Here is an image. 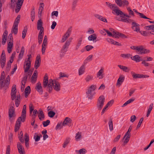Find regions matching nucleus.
Returning a JSON list of instances; mask_svg holds the SVG:
<instances>
[{"label": "nucleus", "instance_id": "nucleus-1", "mask_svg": "<svg viewBox=\"0 0 154 154\" xmlns=\"http://www.w3.org/2000/svg\"><path fill=\"white\" fill-rule=\"evenodd\" d=\"M26 105H24L22 110L21 116L19 117L16 121L14 127V131L16 132L17 131L20 127L21 122H24L26 118Z\"/></svg>", "mask_w": 154, "mask_h": 154}, {"label": "nucleus", "instance_id": "nucleus-2", "mask_svg": "<svg viewBox=\"0 0 154 154\" xmlns=\"http://www.w3.org/2000/svg\"><path fill=\"white\" fill-rule=\"evenodd\" d=\"M97 88L96 85H92L88 88L86 94V97L88 99L92 100L95 94L94 91Z\"/></svg>", "mask_w": 154, "mask_h": 154}, {"label": "nucleus", "instance_id": "nucleus-3", "mask_svg": "<svg viewBox=\"0 0 154 154\" xmlns=\"http://www.w3.org/2000/svg\"><path fill=\"white\" fill-rule=\"evenodd\" d=\"M105 101V98L103 95L100 96L97 103V107L98 110H100L103 108Z\"/></svg>", "mask_w": 154, "mask_h": 154}, {"label": "nucleus", "instance_id": "nucleus-4", "mask_svg": "<svg viewBox=\"0 0 154 154\" xmlns=\"http://www.w3.org/2000/svg\"><path fill=\"white\" fill-rule=\"evenodd\" d=\"M131 129L132 128H131V126H130L128 131L123 137V139H125L123 143L125 145L127 144L129 141L130 137V132L131 131Z\"/></svg>", "mask_w": 154, "mask_h": 154}, {"label": "nucleus", "instance_id": "nucleus-5", "mask_svg": "<svg viewBox=\"0 0 154 154\" xmlns=\"http://www.w3.org/2000/svg\"><path fill=\"white\" fill-rule=\"evenodd\" d=\"M72 39V38L70 37L69 38L68 40H67L65 43L61 51L63 52H66L67 51V49L70 44L71 42Z\"/></svg>", "mask_w": 154, "mask_h": 154}, {"label": "nucleus", "instance_id": "nucleus-6", "mask_svg": "<svg viewBox=\"0 0 154 154\" xmlns=\"http://www.w3.org/2000/svg\"><path fill=\"white\" fill-rule=\"evenodd\" d=\"M131 74L133 78L135 79L147 78L149 77V76L147 75L136 74L133 72H131Z\"/></svg>", "mask_w": 154, "mask_h": 154}, {"label": "nucleus", "instance_id": "nucleus-7", "mask_svg": "<svg viewBox=\"0 0 154 154\" xmlns=\"http://www.w3.org/2000/svg\"><path fill=\"white\" fill-rule=\"evenodd\" d=\"M16 86L14 85L12 87L11 94V99L12 100H14L16 98Z\"/></svg>", "mask_w": 154, "mask_h": 154}, {"label": "nucleus", "instance_id": "nucleus-8", "mask_svg": "<svg viewBox=\"0 0 154 154\" xmlns=\"http://www.w3.org/2000/svg\"><path fill=\"white\" fill-rule=\"evenodd\" d=\"M140 25L134 22H132V29L137 32L140 31Z\"/></svg>", "mask_w": 154, "mask_h": 154}, {"label": "nucleus", "instance_id": "nucleus-9", "mask_svg": "<svg viewBox=\"0 0 154 154\" xmlns=\"http://www.w3.org/2000/svg\"><path fill=\"white\" fill-rule=\"evenodd\" d=\"M72 31V29L71 28H69L67 30L66 33L63 36L61 42H64L66 40V39L68 38L70 36Z\"/></svg>", "mask_w": 154, "mask_h": 154}, {"label": "nucleus", "instance_id": "nucleus-10", "mask_svg": "<svg viewBox=\"0 0 154 154\" xmlns=\"http://www.w3.org/2000/svg\"><path fill=\"white\" fill-rule=\"evenodd\" d=\"M24 0H18L15 8V12L18 13L20 11L23 2Z\"/></svg>", "mask_w": 154, "mask_h": 154}, {"label": "nucleus", "instance_id": "nucleus-11", "mask_svg": "<svg viewBox=\"0 0 154 154\" xmlns=\"http://www.w3.org/2000/svg\"><path fill=\"white\" fill-rule=\"evenodd\" d=\"M121 18L120 19H118L117 17H116L115 19L117 20L128 23H130L133 21L132 20L129 18H126L122 16H121Z\"/></svg>", "mask_w": 154, "mask_h": 154}, {"label": "nucleus", "instance_id": "nucleus-12", "mask_svg": "<svg viewBox=\"0 0 154 154\" xmlns=\"http://www.w3.org/2000/svg\"><path fill=\"white\" fill-rule=\"evenodd\" d=\"M55 81H56L54 80L53 81L51 79H50L48 81V84L47 86V89L48 90H47L49 92H51L53 88L52 85L54 84V83L55 82Z\"/></svg>", "mask_w": 154, "mask_h": 154}, {"label": "nucleus", "instance_id": "nucleus-13", "mask_svg": "<svg viewBox=\"0 0 154 154\" xmlns=\"http://www.w3.org/2000/svg\"><path fill=\"white\" fill-rule=\"evenodd\" d=\"M18 150L20 154H25V152L23 146L20 142H18L17 144Z\"/></svg>", "mask_w": 154, "mask_h": 154}, {"label": "nucleus", "instance_id": "nucleus-14", "mask_svg": "<svg viewBox=\"0 0 154 154\" xmlns=\"http://www.w3.org/2000/svg\"><path fill=\"white\" fill-rule=\"evenodd\" d=\"M41 58L39 55H38L36 59L34 64V67L37 69L40 66L41 64Z\"/></svg>", "mask_w": 154, "mask_h": 154}, {"label": "nucleus", "instance_id": "nucleus-15", "mask_svg": "<svg viewBox=\"0 0 154 154\" xmlns=\"http://www.w3.org/2000/svg\"><path fill=\"white\" fill-rule=\"evenodd\" d=\"M35 89L40 94H42L43 91L42 89L41 84L40 82H38L36 83Z\"/></svg>", "mask_w": 154, "mask_h": 154}, {"label": "nucleus", "instance_id": "nucleus-16", "mask_svg": "<svg viewBox=\"0 0 154 154\" xmlns=\"http://www.w3.org/2000/svg\"><path fill=\"white\" fill-rule=\"evenodd\" d=\"M31 63L25 61L24 63L23 68L25 72H27L30 69Z\"/></svg>", "mask_w": 154, "mask_h": 154}, {"label": "nucleus", "instance_id": "nucleus-17", "mask_svg": "<svg viewBox=\"0 0 154 154\" xmlns=\"http://www.w3.org/2000/svg\"><path fill=\"white\" fill-rule=\"evenodd\" d=\"M15 113V109L13 106H11L8 111V115L9 119L13 116V115Z\"/></svg>", "mask_w": 154, "mask_h": 154}, {"label": "nucleus", "instance_id": "nucleus-18", "mask_svg": "<svg viewBox=\"0 0 154 154\" xmlns=\"http://www.w3.org/2000/svg\"><path fill=\"white\" fill-rule=\"evenodd\" d=\"M125 78V76L123 75H120L117 80L116 85H118L119 86V87L124 81Z\"/></svg>", "mask_w": 154, "mask_h": 154}, {"label": "nucleus", "instance_id": "nucleus-19", "mask_svg": "<svg viewBox=\"0 0 154 154\" xmlns=\"http://www.w3.org/2000/svg\"><path fill=\"white\" fill-rule=\"evenodd\" d=\"M113 37H115L116 38H119V37H121L122 38H127V37L125 34L118 32H113Z\"/></svg>", "mask_w": 154, "mask_h": 154}, {"label": "nucleus", "instance_id": "nucleus-20", "mask_svg": "<svg viewBox=\"0 0 154 154\" xmlns=\"http://www.w3.org/2000/svg\"><path fill=\"white\" fill-rule=\"evenodd\" d=\"M48 82V75L45 74L44 77L43 81V87L44 88H47Z\"/></svg>", "mask_w": 154, "mask_h": 154}, {"label": "nucleus", "instance_id": "nucleus-21", "mask_svg": "<svg viewBox=\"0 0 154 154\" xmlns=\"http://www.w3.org/2000/svg\"><path fill=\"white\" fill-rule=\"evenodd\" d=\"M53 86L54 89L57 91H59L60 89V83L58 82L55 81L52 86Z\"/></svg>", "mask_w": 154, "mask_h": 154}, {"label": "nucleus", "instance_id": "nucleus-22", "mask_svg": "<svg viewBox=\"0 0 154 154\" xmlns=\"http://www.w3.org/2000/svg\"><path fill=\"white\" fill-rule=\"evenodd\" d=\"M106 4L108 7L113 11L115 8H118V7L115 4H112L109 2H106Z\"/></svg>", "mask_w": 154, "mask_h": 154}, {"label": "nucleus", "instance_id": "nucleus-23", "mask_svg": "<svg viewBox=\"0 0 154 154\" xmlns=\"http://www.w3.org/2000/svg\"><path fill=\"white\" fill-rule=\"evenodd\" d=\"M85 66L84 64H82L79 69V75H82L85 72Z\"/></svg>", "mask_w": 154, "mask_h": 154}, {"label": "nucleus", "instance_id": "nucleus-24", "mask_svg": "<svg viewBox=\"0 0 154 154\" xmlns=\"http://www.w3.org/2000/svg\"><path fill=\"white\" fill-rule=\"evenodd\" d=\"M37 29L38 30L43 29L44 27L42 26V22L41 19H39L37 23Z\"/></svg>", "mask_w": 154, "mask_h": 154}, {"label": "nucleus", "instance_id": "nucleus-25", "mask_svg": "<svg viewBox=\"0 0 154 154\" xmlns=\"http://www.w3.org/2000/svg\"><path fill=\"white\" fill-rule=\"evenodd\" d=\"M18 25L17 24H14L11 30L12 33H14L15 35L17 34L18 32Z\"/></svg>", "mask_w": 154, "mask_h": 154}, {"label": "nucleus", "instance_id": "nucleus-26", "mask_svg": "<svg viewBox=\"0 0 154 154\" xmlns=\"http://www.w3.org/2000/svg\"><path fill=\"white\" fill-rule=\"evenodd\" d=\"M141 35L144 36H147L150 35V34H152V31H140L139 32Z\"/></svg>", "mask_w": 154, "mask_h": 154}, {"label": "nucleus", "instance_id": "nucleus-27", "mask_svg": "<svg viewBox=\"0 0 154 154\" xmlns=\"http://www.w3.org/2000/svg\"><path fill=\"white\" fill-rule=\"evenodd\" d=\"M24 47L23 46L22 47L18 55L19 59L18 60H20L21 59L23 58L24 53Z\"/></svg>", "mask_w": 154, "mask_h": 154}, {"label": "nucleus", "instance_id": "nucleus-28", "mask_svg": "<svg viewBox=\"0 0 154 154\" xmlns=\"http://www.w3.org/2000/svg\"><path fill=\"white\" fill-rule=\"evenodd\" d=\"M38 114V117H39V119L41 121L44 120L45 118V116L44 113L42 109H40L39 110Z\"/></svg>", "mask_w": 154, "mask_h": 154}, {"label": "nucleus", "instance_id": "nucleus-29", "mask_svg": "<svg viewBox=\"0 0 154 154\" xmlns=\"http://www.w3.org/2000/svg\"><path fill=\"white\" fill-rule=\"evenodd\" d=\"M13 46V42L12 41H9L8 43L7 47L8 51L9 53H10L11 52Z\"/></svg>", "mask_w": 154, "mask_h": 154}, {"label": "nucleus", "instance_id": "nucleus-30", "mask_svg": "<svg viewBox=\"0 0 154 154\" xmlns=\"http://www.w3.org/2000/svg\"><path fill=\"white\" fill-rule=\"evenodd\" d=\"M103 72V68H101L97 72V76L99 77V79H102L103 78V74L102 73Z\"/></svg>", "mask_w": 154, "mask_h": 154}, {"label": "nucleus", "instance_id": "nucleus-31", "mask_svg": "<svg viewBox=\"0 0 154 154\" xmlns=\"http://www.w3.org/2000/svg\"><path fill=\"white\" fill-rule=\"evenodd\" d=\"M146 49L144 48L142 46L138 47V48L137 49V51L139 52V54H145V51Z\"/></svg>", "mask_w": 154, "mask_h": 154}, {"label": "nucleus", "instance_id": "nucleus-32", "mask_svg": "<svg viewBox=\"0 0 154 154\" xmlns=\"http://www.w3.org/2000/svg\"><path fill=\"white\" fill-rule=\"evenodd\" d=\"M118 66L121 69H122L123 71L125 72H128L130 70V69L128 68L126 66L121 65H118Z\"/></svg>", "mask_w": 154, "mask_h": 154}, {"label": "nucleus", "instance_id": "nucleus-33", "mask_svg": "<svg viewBox=\"0 0 154 154\" xmlns=\"http://www.w3.org/2000/svg\"><path fill=\"white\" fill-rule=\"evenodd\" d=\"M95 17L103 22L106 23L107 22V20L105 18L103 17L99 14H96L95 15Z\"/></svg>", "mask_w": 154, "mask_h": 154}, {"label": "nucleus", "instance_id": "nucleus-34", "mask_svg": "<svg viewBox=\"0 0 154 154\" xmlns=\"http://www.w3.org/2000/svg\"><path fill=\"white\" fill-rule=\"evenodd\" d=\"M16 99L15 100V104L17 107H18L20 104V94L17 95L16 97Z\"/></svg>", "mask_w": 154, "mask_h": 154}, {"label": "nucleus", "instance_id": "nucleus-35", "mask_svg": "<svg viewBox=\"0 0 154 154\" xmlns=\"http://www.w3.org/2000/svg\"><path fill=\"white\" fill-rule=\"evenodd\" d=\"M6 61V57H3V58H1L0 59V64L1 66V67L3 68L4 67L5 64V62Z\"/></svg>", "mask_w": 154, "mask_h": 154}, {"label": "nucleus", "instance_id": "nucleus-36", "mask_svg": "<svg viewBox=\"0 0 154 154\" xmlns=\"http://www.w3.org/2000/svg\"><path fill=\"white\" fill-rule=\"evenodd\" d=\"M87 152L86 150L84 148L81 149L79 150H75V152L77 154H85Z\"/></svg>", "mask_w": 154, "mask_h": 154}, {"label": "nucleus", "instance_id": "nucleus-37", "mask_svg": "<svg viewBox=\"0 0 154 154\" xmlns=\"http://www.w3.org/2000/svg\"><path fill=\"white\" fill-rule=\"evenodd\" d=\"M131 59L137 62H139L141 60H140V56L137 55H135L133 57H131Z\"/></svg>", "mask_w": 154, "mask_h": 154}, {"label": "nucleus", "instance_id": "nucleus-38", "mask_svg": "<svg viewBox=\"0 0 154 154\" xmlns=\"http://www.w3.org/2000/svg\"><path fill=\"white\" fill-rule=\"evenodd\" d=\"M116 13V14L117 15H120V17L122 16V14H123V13L120 10L119 8H115L113 11Z\"/></svg>", "mask_w": 154, "mask_h": 154}, {"label": "nucleus", "instance_id": "nucleus-39", "mask_svg": "<svg viewBox=\"0 0 154 154\" xmlns=\"http://www.w3.org/2000/svg\"><path fill=\"white\" fill-rule=\"evenodd\" d=\"M92 55H91L89 56L84 61L83 64L85 65L88 62L92 60Z\"/></svg>", "mask_w": 154, "mask_h": 154}, {"label": "nucleus", "instance_id": "nucleus-40", "mask_svg": "<svg viewBox=\"0 0 154 154\" xmlns=\"http://www.w3.org/2000/svg\"><path fill=\"white\" fill-rule=\"evenodd\" d=\"M97 36L95 34H93L89 36L88 37V39L89 41H94L97 39Z\"/></svg>", "mask_w": 154, "mask_h": 154}, {"label": "nucleus", "instance_id": "nucleus-41", "mask_svg": "<svg viewBox=\"0 0 154 154\" xmlns=\"http://www.w3.org/2000/svg\"><path fill=\"white\" fill-rule=\"evenodd\" d=\"M44 6V5L43 3H41L40 4V7L38 9V14L41 16L42 11Z\"/></svg>", "mask_w": 154, "mask_h": 154}, {"label": "nucleus", "instance_id": "nucleus-42", "mask_svg": "<svg viewBox=\"0 0 154 154\" xmlns=\"http://www.w3.org/2000/svg\"><path fill=\"white\" fill-rule=\"evenodd\" d=\"M133 11H134V12L136 13L137 14L139 15L141 18L151 20V19L147 18V17L145 16L143 14L138 12L136 10L134 9Z\"/></svg>", "mask_w": 154, "mask_h": 154}, {"label": "nucleus", "instance_id": "nucleus-43", "mask_svg": "<svg viewBox=\"0 0 154 154\" xmlns=\"http://www.w3.org/2000/svg\"><path fill=\"white\" fill-rule=\"evenodd\" d=\"M108 125L109 130L111 131L113 130V126L112 119L111 118L109 119L108 122Z\"/></svg>", "mask_w": 154, "mask_h": 154}, {"label": "nucleus", "instance_id": "nucleus-44", "mask_svg": "<svg viewBox=\"0 0 154 154\" xmlns=\"http://www.w3.org/2000/svg\"><path fill=\"white\" fill-rule=\"evenodd\" d=\"M120 56L123 58H131L132 55L130 54H121Z\"/></svg>", "mask_w": 154, "mask_h": 154}, {"label": "nucleus", "instance_id": "nucleus-45", "mask_svg": "<svg viewBox=\"0 0 154 154\" xmlns=\"http://www.w3.org/2000/svg\"><path fill=\"white\" fill-rule=\"evenodd\" d=\"M71 119L70 118L66 117L65 119L64 120L63 122V123H62L64 126H65L68 123H70L71 122Z\"/></svg>", "mask_w": 154, "mask_h": 154}, {"label": "nucleus", "instance_id": "nucleus-46", "mask_svg": "<svg viewBox=\"0 0 154 154\" xmlns=\"http://www.w3.org/2000/svg\"><path fill=\"white\" fill-rule=\"evenodd\" d=\"M35 8H34L31 12V20L32 21H33L35 18Z\"/></svg>", "mask_w": 154, "mask_h": 154}, {"label": "nucleus", "instance_id": "nucleus-47", "mask_svg": "<svg viewBox=\"0 0 154 154\" xmlns=\"http://www.w3.org/2000/svg\"><path fill=\"white\" fill-rule=\"evenodd\" d=\"M10 79H6L5 80V83L4 85V88L5 89H6L8 87V86L10 84Z\"/></svg>", "mask_w": 154, "mask_h": 154}, {"label": "nucleus", "instance_id": "nucleus-48", "mask_svg": "<svg viewBox=\"0 0 154 154\" xmlns=\"http://www.w3.org/2000/svg\"><path fill=\"white\" fill-rule=\"evenodd\" d=\"M134 100V99H130L127 100L126 102L122 106V107H124L126 106H127L128 104L132 102Z\"/></svg>", "mask_w": 154, "mask_h": 154}, {"label": "nucleus", "instance_id": "nucleus-49", "mask_svg": "<svg viewBox=\"0 0 154 154\" xmlns=\"http://www.w3.org/2000/svg\"><path fill=\"white\" fill-rule=\"evenodd\" d=\"M70 139L69 138H67L65 140L63 144V147L64 148H65L68 144L69 143Z\"/></svg>", "mask_w": 154, "mask_h": 154}, {"label": "nucleus", "instance_id": "nucleus-50", "mask_svg": "<svg viewBox=\"0 0 154 154\" xmlns=\"http://www.w3.org/2000/svg\"><path fill=\"white\" fill-rule=\"evenodd\" d=\"M93 76L92 75H88L86 76L85 79V80L87 82H88L92 80L93 79Z\"/></svg>", "mask_w": 154, "mask_h": 154}, {"label": "nucleus", "instance_id": "nucleus-51", "mask_svg": "<svg viewBox=\"0 0 154 154\" xmlns=\"http://www.w3.org/2000/svg\"><path fill=\"white\" fill-rule=\"evenodd\" d=\"M48 44V37L47 35L44 36L42 45H47Z\"/></svg>", "mask_w": 154, "mask_h": 154}, {"label": "nucleus", "instance_id": "nucleus-52", "mask_svg": "<svg viewBox=\"0 0 154 154\" xmlns=\"http://www.w3.org/2000/svg\"><path fill=\"white\" fill-rule=\"evenodd\" d=\"M63 126L64 125L62 122L58 123L55 129L56 130L60 129L63 128Z\"/></svg>", "mask_w": 154, "mask_h": 154}, {"label": "nucleus", "instance_id": "nucleus-53", "mask_svg": "<svg viewBox=\"0 0 154 154\" xmlns=\"http://www.w3.org/2000/svg\"><path fill=\"white\" fill-rule=\"evenodd\" d=\"M129 2L128 1L126 0H122V6H127L128 5Z\"/></svg>", "mask_w": 154, "mask_h": 154}, {"label": "nucleus", "instance_id": "nucleus-54", "mask_svg": "<svg viewBox=\"0 0 154 154\" xmlns=\"http://www.w3.org/2000/svg\"><path fill=\"white\" fill-rule=\"evenodd\" d=\"M55 114V113L52 111H50L48 112V115L49 117L50 118H52L53 117Z\"/></svg>", "mask_w": 154, "mask_h": 154}, {"label": "nucleus", "instance_id": "nucleus-55", "mask_svg": "<svg viewBox=\"0 0 154 154\" xmlns=\"http://www.w3.org/2000/svg\"><path fill=\"white\" fill-rule=\"evenodd\" d=\"M81 133L78 132L76 134V135L75 136V139L77 141H78L81 139Z\"/></svg>", "mask_w": 154, "mask_h": 154}, {"label": "nucleus", "instance_id": "nucleus-56", "mask_svg": "<svg viewBox=\"0 0 154 154\" xmlns=\"http://www.w3.org/2000/svg\"><path fill=\"white\" fill-rule=\"evenodd\" d=\"M20 15H19L17 17V18H16V19L14 23V24H17V25H18L20 21Z\"/></svg>", "mask_w": 154, "mask_h": 154}, {"label": "nucleus", "instance_id": "nucleus-57", "mask_svg": "<svg viewBox=\"0 0 154 154\" xmlns=\"http://www.w3.org/2000/svg\"><path fill=\"white\" fill-rule=\"evenodd\" d=\"M50 123V121L49 120H47L46 121H44L42 122L44 127H45L48 126Z\"/></svg>", "mask_w": 154, "mask_h": 154}, {"label": "nucleus", "instance_id": "nucleus-58", "mask_svg": "<svg viewBox=\"0 0 154 154\" xmlns=\"http://www.w3.org/2000/svg\"><path fill=\"white\" fill-rule=\"evenodd\" d=\"M27 28H26L25 27L22 32V37L23 39H24L26 36L27 32Z\"/></svg>", "mask_w": 154, "mask_h": 154}, {"label": "nucleus", "instance_id": "nucleus-59", "mask_svg": "<svg viewBox=\"0 0 154 154\" xmlns=\"http://www.w3.org/2000/svg\"><path fill=\"white\" fill-rule=\"evenodd\" d=\"M117 5L119 7H122V0H114Z\"/></svg>", "mask_w": 154, "mask_h": 154}, {"label": "nucleus", "instance_id": "nucleus-60", "mask_svg": "<svg viewBox=\"0 0 154 154\" xmlns=\"http://www.w3.org/2000/svg\"><path fill=\"white\" fill-rule=\"evenodd\" d=\"M93 48V46L90 45H87L85 47V48L87 51H89Z\"/></svg>", "mask_w": 154, "mask_h": 154}, {"label": "nucleus", "instance_id": "nucleus-61", "mask_svg": "<svg viewBox=\"0 0 154 154\" xmlns=\"http://www.w3.org/2000/svg\"><path fill=\"white\" fill-rule=\"evenodd\" d=\"M38 113V111L36 109H35L34 110L33 112L32 116L33 117L32 119H35L37 116V114Z\"/></svg>", "mask_w": 154, "mask_h": 154}, {"label": "nucleus", "instance_id": "nucleus-62", "mask_svg": "<svg viewBox=\"0 0 154 154\" xmlns=\"http://www.w3.org/2000/svg\"><path fill=\"white\" fill-rule=\"evenodd\" d=\"M47 47V45H42V54H45V51Z\"/></svg>", "mask_w": 154, "mask_h": 154}, {"label": "nucleus", "instance_id": "nucleus-63", "mask_svg": "<svg viewBox=\"0 0 154 154\" xmlns=\"http://www.w3.org/2000/svg\"><path fill=\"white\" fill-rule=\"evenodd\" d=\"M37 78V76H32L31 77V82L33 83H35L36 82Z\"/></svg>", "mask_w": 154, "mask_h": 154}, {"label": "nucleus", "instance_id": "nucleus-64", "mask_svg": "<svg viewBox=\"0 0 154 154\" xmlns=\"http://www.w3.org/2000/svg\"><path fill=\"white\" fill-rule=\"evenodd\" d=\"M16 4V0H11V8H14Z\"/></svg>", "mask_w": 154, "mask_h": 154}]
</instances>
